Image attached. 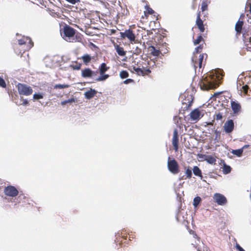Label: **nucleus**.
<instances>
[{
    "label": "nucleus",
    "instance_id": "nucleus-47",
    "mask_svg": "<svg viewBox=\"0 0 251 251\" xmlns=\"http://www.w3.org/2000/svg\"><path fill=\"white\" fill-rule=\"evenodd\" d=\"M28 104V101L26 99H23L22 105H27Z\"/></svg>",
    "mask_w": 251,
    "mask_h": 251
},
{
    "label": "nucleus",
    "instance_id": "nucleus-46",
    "mask_svg": "<svg viewBox=\"0 0 251 251\" xmlns=\"http://www.w3.org/2000/svg\"><path fill=\"white\" fill-rule=\"evenodd\" d=\"M219 71H220L221 72V70H217V71H215V74H216V78H217V79L218 80H219L220 79V74H217V73L218 72L219 73Z\"/></svg>",
    "mask_w": 251,
    "mask_h": 251
},
{
    "label": "nucleus",
    "instance_id": "nucleus-9",
    "mask_svg": "<svg viewBox=\"0 0 251 251\" xmlns=\"http://www.w3.org/2000/svg\"><path fill=\"white\" fill-rule=\"evenodd\" d=\"M178 131L176 129H175L173 132V137L172 139V144L174 147V150L176 151H178Z\"/></svg>",
    "mask_w": 251,
    "mask_h": 251
},
{
    "label": "nucleus",
    "instance_id": "nucleus-20",
    "mask_svg": "<svg viewBox=\"0 0 251 251\" xmlns=\"http://www.w3.org/2000/svg\"><path fill=\"white\" fill-rule=\"evenodd\" d=\"M115 49L117 53L120 56H125L126 54V51L124 50L122 47H121L118 45L115 47Z\"/></svg>",
    "mask_w": 251,
    "mask_h": 251
},
{
    "label": "nucleus",
    "instance_id": "nucleus-49",
    "mask_svg": "<svg viewBox=\"0 0 251 251\" xmlns=\"http://www.w3.org/2000/svg\"><path fill=\"white\" fill-rule=\"evenodd\" d=\"M67 103V102H66V100H64V101H62L61 102V104L62 105H64L65 104H66Z\"/></svg>",
    "mask_w": 251,
    "mask_h": 251
},
{
    "label": "nucleus",
    "instance_id": "nucleus-52",
    "mask_svg": "<svg viewBox=\"0 0 251 251\" xmlns=\"http://www.w3.org/2000/svg\"><path fill=\"white\" fill-rule=\"evenodd\" d=\"M250 12L251 13V5H250Z\"/></svg>",
    "mask_w": 251,
    "mask_h": 251
},
{
    "label": "nucleus",
    "instance_id": "nucleus-13",
    "mask_svg": "<svg viewBox=\"0 0 251 251\" xmlns=\"http://www.w3.org/2000/svg\"><path fill=\"white\" fill-rule=\"evenodd\" d=\"M94 75L95 73L89 68H85L81 71V75L84 78L92 77Z\"/></svg>",
    "mask_w": 251,
    "mask_h": 251
},
{
    "label": "nucleus",
    "instance_id": "nucleus-22",
    "mask_svg": "<svg viewBox=\"0 0 251 251\" xmlns=\"http://www.w3.org/2000/svg\"><path fill=\"white\" fill-rule=\"evenodd\" d=\"M231 168L229 166L224 163L223 167V172L224 174H229L231 172Z\"/></svg>",
    "mask_w": 251,
    "mask_h": 251
},
{
    "label": "nucleus",
    "instance_id": "nucleus-31",
    "mask_svg": "<svg viewBox=\"0 0 251 251\" xmlns=\"http://www.w3.org/2000/svg\"><path fill=\"white\" fill-rule=\"evenodd\" d=\"M145 8L146 9V11H145V15H146V13L149 14H152L154 13V11L148 5H146L145 6Z\"/></svg>",
    "mask_w": 251,
    "mask_h": 251
},
{
    "label": "nucleus",
    "instance_id": "nucleus-51",
    "mask_svg": "<svg viewBox=\"0 0 251 251\" xmlns=\"http://www.w3.org/2000/svg\"><path fill=\"white\" fill-rule=\"evenodd\" d=\"M248 146H249V145H245L242 149H243L244 148H247Z\"/></svg>",
    "mask_w": 251,
    "mask_h": 251
},
{
    "label": "nucleus",
    "instance_id": "nucleus-45",
    "mask_svg": "<svg viewBox=\"0 0 251 251\" xmlns=\"http://www.w3.org/2000/svg\"><path fill=\"white\" fill-rule=\"evenodd\" d=\"M236 249L239 251H245V250L238 244H236Z\"/></svg>",
    "mask_w": 251,
    "mask_h": 251
},
{
    "label": "nucleus",
    "instance_id": "nucleus-1",
    "mask_svg": "<svg viewBox=\"0 0 251 251\" xmlns=\"http://www.w3.org/2000/svg\"><path fill=\"white\" fill-rule=\"evenodd\" d=\"M75 30L69 25H66L61 33L62 38L67 42H73L75 40Z\"/></svg>",
    "mask_w": 251,
    "mask_h": 251
},
{
    "label": "nucleus",
    "instance_id": "nucleus-41",
    "mask_svg": "<svg viewBox=\"0 0 251 251\" xmlns=\"http://www.w3.org/2000/svg\"><path fill=\"white\" fill-rule=\"evenodd\" d=\"M223 118V115L221 113H218V114H216L215 116V119L217 120H221Z\"/></svg>",
    "mask_w": 251,
    "mask_h": 251
},
{
    "label": "nucleus",
    "instance_id": "nucleus-48",
    "mask_svg": "<svg viewBox=\"0 0 251 251\" xmlns=\"http://www.w3.org/2000/svg\"><path fill=\"white\" fill-rule=\"evenodd\" d=\"M132 81V80L131 79H127L124 81V83L125 84L128 83L129 82Z\"/></svg>",
    "mask_w": 251,
    "mask_h": 251
},
{
    "label": "nucleus",
    "instance_id": "nucleus-24",
    "mask_svg": "<svg viewBox=\"0 0 251 251\" xmlns=\"http://www.w3.org/2000/svg\"><path fill=\"white\" fill-rule=\"evenodd\" d=\"M133 70L135 71L138 75H144L145 74V73L144 70L138 67H136L135 66L133 67Z\"/></svg>",
    "mask_w": 251,
    "mask_h": 251
},
{
    "label": "nucleus",
    "instance_id": "nucleus-10",
    "mask_svg": "<svg viewBox=\"0 0 251 251\" xmlns=\"http://www.w3.org/2000/svg\"><path fill=\"white\" fill-rule=\"evenodd\" d=\"M224 128L226 133H229L231 132L234 128V123L233 120H229L226 121L224 124Z\"/></svg>",
    "mask_w": 251,
    "mask_h": 251
},
{
    "label": "nucleus",
    "instance_id": "nucleus-37",
    "mask_svg": "<svg viewBox=\"0 0 251 251\" xmlns=\"http://www.w3.org/2000/svg\"><path fill=\"white\" fill-rule=\"evenodd\" d=\"M202 39V38L201 36L200 35V36H198L197 39L194 41V45H196L197 44H199L201 41Z\"/></svg>",
    "mask_w": 251,
    "mask_h": 251
},
{
    "label": "nucleus",
    "instance_id": "nucleus-25",
    "mask_svg": "<svg viewBox=\"0 0 251 251\" xmlns=\"http://www.w3.org/2000/svg\"><path fill=\"white\" fill-rule=\"evenodd\" d=\"M100 76L96 79L97 81H102L106 80L109 77V75L107 74H100Z\"/></svg>",
    "mask_w": 251,
    "mask_h": 251
},
{
    "label": "nucleus",
    "instance_id": "nucleus-19",
    "mask_svg": "<svg viewBox=\"0 0 251 251\" xmlns=\"http://www.w3.org/2000/svg\"><path fill=\"white\" fill-rule=\"evenodd\" d=\"M243 25V22L242 21H238L235 25V29L238 33H240Z\"/></svg>",
    "mask_w": 251,
    "mask_h": 251
},
{
    "label": "nucleus",
    "instance_id": "nucleus-40",
    "mask_svg": "<svg viewBox=\"0 0 251 251\" xmlns=\"http://www.w3.org/2000/svg\"><path fill=\"white\" fill-rule=\"evenodd\" d=\"M207 8V5L205 1H203L201 4V10L202 11H204L205 10H206Z\"/></svg>",
    "mask_w": 251,
    "mask_h": 251
},
{
    "label": "nucleus",
    "instance_id": "nucleus-8",
    "mask_svg": "<svg viewBox=\"0 0 251 251\" xmlns=\"http://www.w3.org/2000/svg\"><path fill=\"white\" fill-rule=\"evenodd\" d=\"M120 35L122 38H127L131 43L135 41V35L133 33L132 30L130 29L126 30L124 32H121Z\"/></svg>",
    "mask_w": 251,
    "mask_h": 251
},
{
    "label": "nucleus",
    "instance_id": "nucleus-3",
    "mask_svg": "<svg viewBox=\"0 0 251 251\" xmlns=\"http://www.w3.org/2000/svg\"><path fill=\"white\" fill-rule=\"evenodd\" d=\"M18 92L21 95L29 96L33 92L32 88L26 84L18 83L17 85Z\"/></svg>",
    "mask_w": 251,
    "mask_h": 251
},
{
    "label": "nucleus",
    "instance_id": "nucleus-33",
    "mask_svg": "<svg viewBox=\"0 0 251 251\" xmlns=\"http://www.w3.org/2000/svg\"><path fill=\"white\" fill-rule=\"evenodd\" d=\"M192 170L190 168H187L185 171V175L187 178H190L192 177Z\"/></svg>",
    "mask_w": 251,
    "mask_h": 251
},
{
    "label": "nucleus",
    "instance_id": "nucleus-26",
    "mask_svg": "<svg viewBox=\"0 0 251 251\" xmlns=\"http://www.w3.org/2000/svg\"><path fill=\"white\" fill-rule=\"evenodd\" d=\"M201 201V197H200L199 196L196 197L194 199L193 205L195 208L197 207V206L200 204Z\"/></svg>",
    "mask_w": 251,
    "mask_h": 251
},
{
    "label": "nucleus",
    "instance_id": "nucleus-15",
    "mask_svg": "<svg viewBox=\"0 0 251 251\" xmlns=\"http://www.w3.org/2000/svg\"><path fill=\"white\" fill-rule=\"evenodd\" d=\"M196 25H197L199 30L201 32H203L204 31V27L203 25V22L200 18V13L199 12L198 14L197 20H196Z\"/></svg>",
    "mask_w": 251,
    "mask_h": 251
},
{
    "label": "nucleus",
    "instance_id": "nucleus-21",
    "mask_svg": "<svg viewBox=\"0 0 251 251\" xmlns=\"http://www.w3.org/2000/svg\"><path fill=\"white\" fill-rule=\"evenodd\" d=\"M108 68H109L107 67L105 63H102L99 68L100 74H104V73L108 69Z\"/></svg>",
    "mask_w": 251,
    "mask_h": 251
},
{
    "label": "nucleus",
    "instance_id": "nucleus-39",
    "mask_svg": "<svg viewBox=\"0 0 251 251\" xmlns=\"http://www.w3.org/2000/svg\"><path fill=\"white\" fill-rule=\"evenodd\" d=\"M203 59V54H200L199 56V66L200 68L201 67L202 62Z\"/></svg>",
    "mask_w": 251,
    "mask_h": 251
},
{
    "label": "nucleus",
    "instance_id": "nucleus-14",
    "mask_svg": "<svg viewBox=\"0 0 251 251\" xmlns=\"http://www.w3.org/2000/svg\"><path fill=\"white\" fill-rule=\"evenodd\" d=\"M231 108L234 113H238L240 111L241 106L240 103L237 101H231Z\"/></svg>",
    "mask_w": 251,
    "mask_h": 251
},
{
    "label": "nucleus",
    "instance_id": "nucleus-27",
    "mask_svg": "<svg viewBox=\"0 0 251 251\" xmlns=\"http://www.w3.org/2000/svg\"><path fill=\"white\" fill-rule=\"evenodd\" d=\"M151 53L153 56H158L160 53V51L155 49L153 46H151Z\"/></svg>",
    "mask_w": 251,
    "mask_h": 251
},
{
    "label": "nucleus",
    "instance_id": "nucleus-6",
    "mask_svg": "<svg viewBox=\"0 0 251 251\" xmlns=\"http://www.w3.org/2000/svg\"><path fill=\"white\" fill-rule=\"evenodd\" d=\"M216 80H209L208 79L204 80L201 84V89L203 90H208L211 89L216 87Z\"/></svg>",
    "mask_w": 251,
    "mask_h": 251
},
{
    "label": "nucleus",
    "instance_id": "nucleus-38",
    "mask_svg": "<svg viewBox=\"0 0 251 251\" xmlns=\"http://www.w3.org/2000/svg\"><path fill=\"white\" fill-rule=\"evenodd\" d=\"M202 47L201 45L195 48V50L194 51V53H198L199 52H201L202 50Z\"/></svg>",
    "mask_w": 251,
    "mask_h": 251
},
{
    "label": "nucleus",
    "instance_id": "nucleus-54",
    "mask_svg": "<svg viewBox=\"0 0 251 251\" xmlns=\"http://www.w3.org/2000/svg\"><path fill=\"white\" fill-rule=\"evenodd\" d=\"M197 251H200L199 248L197 249Z\"/></svg>",
    "mask_w": 251,
    "mask_h": 251
},
{
    "label": "nucleus",
    "instance_id": "nucleus-35",
    "mask_svg": "<svg viewBox=\"0 0 251 251\" xmlns=\"http://www.w3.org/2000/svg\"><path fill=\"white\" fill-rule=\"evenodd\" d=\"M142 52L141 49L139 48L138 47H136L135 48V50H133V52L134 54H136L137 55L140 54Z\"/></svg>",
    "mask_w": 251,
    "mask_h": 251
},
{
    "label": "nucleus",
    "instance_id": "nucleus-50",
    "mask_svg": "<svg viewBox=\"0 0 251 251\" xmlns=\"http://www.w3.org/2000/svg\"><path fill=\"white\" fill-rule=\"evenodd\" d=\"M145 71L148 73H150L151 72V70L149 69L145 70Z\"/></svg>",
    "mask_w": 251,
    "mask_h": 251
},
{
    "label": "nucleus",
    "instance_id": "nucleus-18",
    "mask_svg": "<svg viewBox=\"0 0 251 251\" xmlns=\"http://www.w3.org/2000/svg\"><path fill=\"white\" fill-rule=\"evenodd\" d=\"M245 46L247 51H251V37L246 38L245 40Z\"/></svg>",
    "mask_w": 251,
    "mask_h": 251
},
{
    "label": "nucleus",
    "instance_id": "nucleus-53",
    "mask_svg": "<svg viewBox=\"0 0 251 251\" xmlns=\"http://www.w3.org/2000/svg\"><path fill=\"white\" fill-rule=\"evenodd\" d=\"M196 236H197V234H195V235H194V237H196Z\"/></svg>",
    "mask_w": 251,
    "mask_h": 251
},
{
    "label": "nucleus",
    "instance_id": "nucleus-7",
    "mask_svg": "<svg viewBox=\"0 0 251 251\" xmlns=\"http://www.w3.org/2000/svg\"><path fill=\"white\" fill-rule=\"evenodd\" d=\"M214 201L220 205H224L227 202L226 198L222 194L215 193L213 196Z\"/></svg>",
    "mask_w": 251,
    "mask_h": 251
},
{
    "label": "nucleus",
    "instance_id": "nucleus-16",
    "mask_svg": "<svg viewBox=\"0 0 251 251\" xmlns=\"http://www.w3.org/2000/svg\"><path fill=\"white\" fill-rule=\"evenodd\" d=\"M97 93V91L92 88H90L89 90L84 93L85 98L88 100L92 99Z\"/></svg>",
    "mask_w": 251,
    "mask_h": 251
},
{
    "label": "nucleus",
    "instance_id": "nucleus-44",
    "mask_svg": "<svg viewBox=\"0 0 251 251\" xmlns=\"http://www.w3.org/2000/svg\"><path fill=\"white\" fill-rule=\"evenodd\" d=\"M66 100V102H67V103H72V102H75V99L74 98H71V99H68L67 100Z\"/></svg>",
    "mask_w": 251,
    "mask_h": 251
},
{
    "label": "nucleus",
    "instance_id": "nucleus-42",
    "mask_svg": "<svg viewBox=\"0 0 251 251\" xmlns=\"http://www.w3.org/2000/svg\"><path fill=\"white\" fill-rule=\"evenodd\" d=\"M243 91L246 94H248V91L249 89V87L248 85H245L242 87Z\"/></svg>",
    "mask_w": 251,
    "mask_h": 251
},
{
    "label": "nucleus",
    "instance_id": "nucleus-32",
    "mask_svg": "<svg viewBox=\"0 0 251 251\" xmlns=\"http://www.w3.org/2000/svg\"><path fill=\"white\" fill-rule=\"evenodd\" d=\"M120 76L121 78L124 79L128 76V73L126 71H122L120 73Z\"/></svg>",
    "mask_w": 251,
    "mask_h": 251
},
{
    "label": "nucleus",
    "instance_id": "nucleus-17",
    "mask_svg": "<svg viewBox=\"0 0 251 251\" xmlns=\"http://www.w3.org/2000/svg\"><path fill=\"white\" fill-rule=\"evenodd\" d=\"M192 171L195 176L199 177L201 179H202L203 176H202L201 171L198 166H194Z\"/></svg>",
    "mask_w": 251,
    "mask_h": 251
},
{
    "label": "nucleus",
    "instance_id": "nucleus-29",
    "mask_svg": "<svg viewBox=\"0 0 251 251\" xmlns=\"http://www.w3.org/2000/svg\"><path fill=\"white\" fill-rule=\"evenodd\" d=\"M70 87V85L69 84H56L54 86V89H64L69 88Z\"/></svg>",
    "mask_w": 251,
    "mask_h": 251
},
{
    "label": "nucleus",
    "instance_id": "nucleus-5",
    "mask_svg": "<svg viewBox=\"0 0 251 251\" xmlns=\"http://www.w3.org/2000/svg\"><path fill=\"white\" fill-rule=\"evenodd\" d=\"M3 192L6 196L10 197H15L17 196L19 193L18 190L14 186L11 185L5 187Z\"/></svg>",
    "mask_w": 251,
    "mask_h": 251
},
{
    "label": "nucleus",
    "instance_id": "nucleus-12",
    "mask_svg": "<svg viewBox=\"0 0 251 251\" xmlns=\"http://www.w3.org/2000/svg\"><path fill=\"white\" fill-rule=\"evenodd\" d=\"M190 118L193 121H198L202 116L198 109H195L190 113Z\"/></svg>",
    "mask_w": 251,
    "mask_h": 251
},
{
    "label": "nucleus",
    "instance_id": "nucleus-34",
    "mask_svg": "<svg viewBox=\"0 0 251 251\" xmlns=\"http://www.w3.org/2000/svg\"><path fill=\"white\" fill-rule=\"evenodd\" d=\"M70 67L72 68L74 70H78L80 69L81 64H76L75 65H71Z\"/></svg>",
    "mask_w": 251,
    "mask_h": 251
},
{
    "label": "nucleus",
    "instance_id": "nucleus-11",
    "mask_svg": "<svg viewBox=\"0 0 251 251\" xmlns=\"http://www.w3.org/2000/svg\"><path fill=\"white\" fill-rule=\"evenodd\" d=\"M199 157L210 164H214L216 161V158L211 155L200 154L199 155Z\"/></svg>",
    "mask_w": 251,
    "mask_h": 251
},
{
    "label": "nucleus",
    "instance_id": "nucleus-36",
    "mask_svg": "<svg viewBox=\"0 0 251 251\" xmlns=\"http://www.w3.org/2000/svg\"><path fill=\"white\" fill-rule=\"evenodd\" d=\"M6 85L5 81L2 77H0V86L2 88H5L6 87Z\"/></svg>",
    "mask_w": 251,
    "mask_h": 251
},
{
    "label": "nucleus",
    "instance_id": "nucleus-23",
    "mask_svg": "<svg viewBox=\"0 0 251 251\" xmlns=\"http://www.w3.org/2000/svg\"><path fill=\"white\" fill-rule=\"evenodd\" d=\"M82 59L83 60V62L87 64L89 63L91 60V56L89 54H85L82 56Z\"/></svg>",
    "mask_w": 251,
    "mask_h": 251
},
{
    "label": "nucleus",
    "instance_id": "nucleus-43",
    "mask_svg": "<svg viewBox=\"0 0 251 251\" xmlns=\"http://www.w3.org/2000/svg\"><path fill=\"white\" fill-rule=\"evenodd\" d=\"M66 0L73 4H75L77 2H79V0Z\"/></svg>",
    "mask_w": 251,
    "mask_h": 251
},
{
    "label": "nucleus",
    "instance_id": "nucleus-30",
    "mask_svg": "<svg viewBox=\"0 0 251 251\" xmlns=\"http://www.w3.org/2000/svg\"><path fill=\"white\" fill-rule=\"evenodd\" d=\"M44 97V95L42 93H35L33 95V99L35 100H38L39 99H43Z\"/></svg>",
    "mask_w": 251,
    "mask_h": 251
},
{
    "label": "nucleus",
    "instance_id": "nucleus-2",
    "mask_svg": "<svg viewBox=\"0 0 251 251\" xmlns=\"http://www.w3.org/2000/svg\"><path fill=\"white\" fill-rule=\"evenodd\" d=\"M18 44L21 46H23V50L25 52L26 50H30L33 46V43L31 39L28 37L24 36L22 39L18 40Z\"/></svg>",
    "mask_w": 251,
    "mask_h": 251
},
{
    "label": "nucleus",
    "instance_id": "nucleus-28",
    "mask_svg": "<svg viewBox=\"0 0 251 251\" xmlns=\"http://www.w3.org/2000/svg\"><path fill=\"white\" fill-rule=\"evenodd\" d=\"M243 149L232 150V151H231L232 153H233L234 155H237L238 157L241 156V155L243 153Z\"/></svg>",
    "mask_w": 251,
    "mask_h": 251
},
{
    "label": "nucleus",
    "instance_id": "nucleus-4",
    "mask_svg": "<svg viewBox=\"0 0 251 251\" xmlns=\"http://www.w3.org/2000/svg\"><path fill=\"white\" fill-rule=\"evenodd\" d=\"M170 158L169 157V159ZM168 168L169 171L173 174H177L179 172L178 164L175 159L168 160Z\"/></svg>",
    "mask_w": 251,
    "mask_h": 251
}]
</instances>
